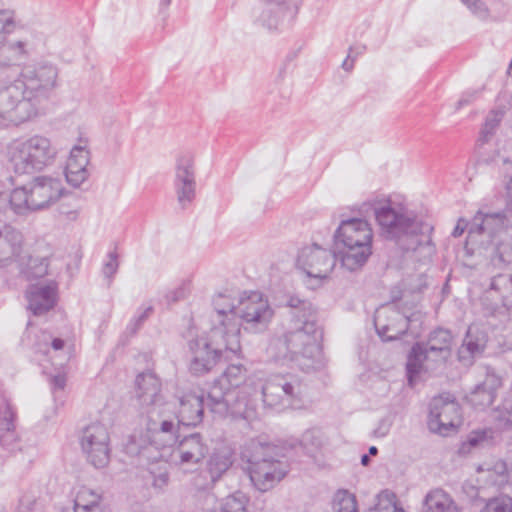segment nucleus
<instances>
[{"instance_id": "obj_45", "label": "nucleus", "mask_w": 512, "mask_h": 512, "mask_svg": "<svg viewBox=\"0 0 512 512\" xmlns=\"http://www.w3.org/2000/svg\"><path fill=\"white\" fill-rule=\"evenodd\" d=\"M48 258H30L27 275L30 279H39L48 273Z\"/></svg>"}, {"instance_id": "obj_52", "label": "nucleus", "mask_w": 512, "mask_h": 512, "mask_svg": "<svg viewBox=\"0 0 512 512\" xmlns=\"http://www.w3.org/2000/svg\"><path fill=\"white\" fill-rule=\"evenodd\" d=\"M471 223H472V221L468 223L466 220H464L462 218L459 219L457 222V225L455 226V228L452 232V235L454 237H460L464 233L465 230H467V232L469 233V227H470ZM466 245L467 246L471 245L472 249L477 248L475 245H473L472 243L469 242V234L467 235Z\"/></svg>"}, {"instance_id": "obj_55", "label": "nucleus", "mask_w": 512, "mask_h": 512, "mask_svg": "<svg viewBox=\"0 0 512 512\" xmlns=\"http://www.w3.org/2000/svg\"><path fill=\"white\" fill-rule=\"evenodd\" d=\"M353 51H354L353 48H349L348 55H347L346 59L343 61V63H342V68L345 71H347V72L352 71L353 68H354L355 57H352V52Z\"/></svg>"}, {"instance_id": "obj_23", "label": "nucleus", "mask_w": 512, "mask_h": 512, "mask_svg": "<svg viewBox=\"0 0 512 512\" xmlns=\"http://www.w3.org/2000/svg\"><path fill=\"white\" fill-rule=\"evenodd\" d=\"M24 243L22 232L10 223L0 222V268L17 260Z\"/></svg>"}, {"instance_id": "obj_42", "label": "nucleus", "mask_w": 512, "mask_h": 512, "mask_svg": "<svg viewBox=\"0 0 512 512\" xmlns=\"http://www.w3.org/2000/svg\"><path fill=\"white\" fill-rule=\"evenodd\" d=\"M480 512H512V498L507 495L491 498Z\"/></svg>"}, {"instance_id": "obj_43", "label": "nucleus", "mask_w": 512, "mask_h": 512, "mask_svg": "<svg viewBox=\"0 0 512 512\" xmlns=\"http://www.w3.org/2000/svg\"><path fill=\"white\" fill-rule=\"evenodd\" d=\"M246 369L242 365H230L228 366L222 373V376L219 380H216L214 384H222V382L235 384H242L245 380Z\"/></svg>"}, {"instance_id": "obj_61", "label": "nucleus", "mask_w": 512, "mask_h": 512, "mask_svg": "<svg viewBox=\"0 0 512 512\" xmlns=\"http://www.w3.org/2000/svg\"><path fill=\"white\" fill-rule=\"evenodd\" d=\"M65 378L61 375H57L55 376L54 378V383L53 384H56V385H59V384H64L65 383Z\"/></svg>"}, {"instance_id": "obj_49", "label": "nucleus", "mask_w": 512, "mask_h": 512, "mask_svg": "<svg viewBox=\"0 0 512 512\" xmlns=\"http://www.w3.org/2000/svg\"><path fill=\"white\" fill-rule=\"evenodd\" d=\"M150 448L151 445H138L135 435L131 436L125 445L126 453L131 456H144Z\"/></svg>"}, {"instance_id": "obj_50", "label": "nucleus", "mask_w": 512, "mask_h": 512, "mask_svg": "<svg viewBox=\"0 0 512 512\" xmlns=\"http://www.w3.org/2000/svg\"><path fill=\"white\" fill-rule=\"evenodd\" d=\"M119 267L118 262V254L117 251H111L108 253V260L103 265V274L105 277L111 278L113 277Z\"/></svg>"}, {"instance_id": "obj_13", "label": "nucleus", "mask_w": 512, "mask_h": 512, "mask_svg": "<svg viewBox=\"0 0 512 512\" xmlns=\"http://www.w3.org/2000/svg\"><path fill=\"white\" fill-rule=\"evenodd\" d=\"M57 77L56 66L50 63H40L23 69L16 80L19 81L20 86L37 108L41 100L48 98L50 92L55 88Z\"/></svg>"}, {"instance_id": "obj_5", "label": "nucleus", "mask_w": 512, "mask_h": 512, "mask_svg": "<svg viewBox=\"0 0 512 512\" xmlns=\"http://www.w3.org/2000/svg\"><path fill=\"white\" fill-rule=\"evenodd\" d=\"M320 334L317 320H303L296 314L289 330L283 336V344L290 360L303 372L319 370L323 366L322 350L317 342Z\"/></svg>"}, {"instance_id": "obj_30", "label": "nucleus", "mask_w": 512, "mask_h": 512, "mask_svg": "<svg viewBox=\"0 0 512 512\" xmlns=\"http://www.w3.org/2000/svg\"><path fill=\"white\" fill-rule=\"evenodd\" d=\"M487 294H495L502 305L507 309L512 308V274L500 273L493 276L490 280Z\"/></svg>"}, {"instance_id": "obj_37", "label": "nucleus", "mask_w": 512, "mask_h": 512, "mask_svg": "<svg viewBox=\"0 0 512 512\" xmlns=\"http://www.w3.org/2000/svg\"><path fill=\"white\" fill-rule=\"evenodd\" d=\"M287 305L291 308V322L295 320L296 314L300 315L303 320H317L316 310L311 302L291 296Z\"/></svg>"}, {"instance_id": "obj_29", "label": "nucleus", "mask_w": 512, "mask_h": 512, "mask_svg": "<svg viewBox=\"0 0 512 512\" xmlns=\"http://www.w3.org/2000/svg\"><path fill=\"white\" fill-rule=\"evenodd\" d=\"M423 504L424 512H460L455 501L442 489L430 491Z\"/></svg>"}, {"instance_id": "obj_48", "label": "nucleus", "mask_w": 512, "mask_h": 512, "mask_svg": "<svg viewBox=\"0 0 512 512\" xmlns=\"http://www.w3.org/2000/svg\"><path fill=\"white\" fill-rule=\"evenodd\" d=\"M467 8L478 18L486 19L489 15V10L482 0H461Z\"/></svg>"}, {"instance_id": "obj_18", "label": "nucleus", "mask_w": 512, "mask_h": 512, "mask_svg": "<svg viewBox=\"0 0 512 512\" xmlns=\"http://www.w3.org/2000/svg\"><path fill=\"white\" fill-rule=\"evenodd\" d=\"M14 27V12L0 10V66L10 67L20 64L28 56L26 41L17 40L4 43L6 35L10 34Z\"/></svg>"}, {"instance_id": "obj_32", "label": "nucleus", "mask_w": 512, "mask_h": 512, "mask_svg": "<svg viewBox=\"0 0 512 512\" xmlns=\"http://www.w3.org/2000/svg\"><path fill=\"white\" fill-rule=\"evenodd\" d=\"M101 499V494L82 486L78 489L74 499V512H102Z\"/></svg>"}, {"instance_id": "obj_6", "label": "nucleus", "mask_w": 512, "mask_h": 512, "mask_svg": "<svg viewBox=\"0 0 512 512\" xmlns=\"http://www.w3.org/2000/svg\"><path fill=\"white\" fill-rule=\"evenodd\" d=\"M64 191L59 178L37 176L29 184L13 189L8 202L14 214L26 216L51 207L59 201Z\"/></svg>"}, {"instance_id": "obj_20", "label": "nucleus", "mask_w": 512, "mask_h": 512, "mask_svg": "<svg viewBox=\"0 0 512 512\" xmlns=\"http://www.w3.org/2000/svg\"><path fill=\"white\" fill-rule=\"evenodd\" d=\"M299 0H257L252 8L253 21L267 29H276L284 16L297 8Z\"/></svg>"}, {"instance_id": "obj_14", "label": "nucleus", "mask_w": 512, "mask_h": 512, "mask_svg": "<svg viewBox=\"0 0 512 512\" xmlns=\"http://www.w3.org/2000/svg\"><path fill=\"white\" fill-rule=\"evenodd\" d=\"M80 444L87 460L96 468H104L110 461V436L105 425L92 423L84 428Z\"/></svg>"}, {"instance_id": "obj_25", "label": "nucleus", "mask_w": 512, "mask_h": 512, "mask_svg": "<svg viewBox=\"0 0 512 512\" xmlns=\"http://www.w3.org/2000/svg\"><path fill=\"white\" fill-rule=\"evenodd\" d=\"M208 446L198 433L184 437L173 450L174 460L180 464H199L206 456Z\"/></svg>"}, {"instance_id": "obj_38", "label": "nucleus", "mask_w": 512, "mask_h": 512, "mask_svg": "<svg viewBox=\"0 0 512 512\" xmlns=\"http://www.w3.org/2000/svg\"><path fill=\"white\" fill-rule=\"evenodd\" d=\"M249 498L245 493L236 491L223 499L221 512H246Z\"/></svg>"}, {"instance_id": "obj_35", "label": "nucleus", "mask_w": 512, "mask_h": 512, "mask_svg": "<svg viewBox=\"0 0 512 512\" xmlns=\"http://www.w3.org/2000/svg\"><path fill=\"white\" fill-rule=\"evenodd\" d=\"M332 512H359L355 494L347 489H338L332 496Z\"/></svg>"}, {"instance_id": "obj_15", "label": "nucleus", "mask_w": 512, "mask_h": 512, "mask_svg": "<svg viewBox=\"0 0 512 512\" xmlns=\"http://www.w3.org/2000/svg\"><path fill=\"white\" fill-rule=\"evenodd\" d=\"M138 388L141 390L137 393L141 403L152 406L147 412V430L153 434L174 435L175 423L165 415L166 409L162 406H168V403H161L162 396L158 386H138Z\"/></svg>"}, {"instance_id": "obj_11", "label": "nucleus", "mask_w": 512, "mask_h": 512, "mask_svg": "<svg viewBox=\"0 0 512 512\" xmlns=\"http://www.w3.org/2000/svg\"><path fill=\"white\" fill-rule=\"evenodd\" d=\"M37 114L36 104L14 80L0 89V127L19 125Z\"/></svg>"}, {"instance_id": "obj_2", "label": "nucleus", "mask_w": 512, "mask_h": 512, "mask_svg": "<svg viewBox=\"0 0 512 512\" xmlns=\"http://www.w3.org/2000/svg\"><path fill=\"white\" fill-rule=\"evenodd\" d=\"M362 211L371 210L383 236L404 252L422 249L425 256L432 252L433 227L400 203L387 197H375L362 204Z\"/></svg>"}, {"instance_id": "obj_57", "label": "nucleus", "mask_w": 512, "mask_h": 512, "mask_svg": "<svg viewBox=\"0 0 512 512\" xmlns=\"http://www.w3.org/2000/svg\"><path fill=\"white\" fill-rule=\"evenodd\" d=\"M281 379L283 380V383L282 384H285V385H288V384H293L294 382H300L302 381L301 379H298L296 378L294 375H292L291 373H286L284 375L281 376Z\"/></svg>"}, {"instance_id": "obj_44", "label": "nucleus", "mask_w": 512, "mask_h": 512, "mask_svg": "<svg viewBox=\"0 0 512 512\" xmlns=\"http://www.w3.org/2000/svg\"><path fill=\"white\" fill-rule=\"evenodd\" d=\"M4 428H0V445L12 449L17 442V435L13 424V413L10 412V419L5 420L3 423Z\"/></svg>"}, {"instance_id": "obj_3", "label": "nucleus", "mask_w": 512, "mask_h": 512, "mask_svg": "<svg viewBox=\"0 0 512 512\" xmlns=\"http://www.w3.org/2000/svg\"><path fill=\"white\" fill-rule=\"evenodd\" d=\"M512 210L484 213L478 211L469 227V242L484 250H490L494 264L512 263V240L506 230L512 226Z\"/></svg>"}, {"instance_id": "obj_21", "label": "nucleus", "mask_w": 512, "mask_h": 512, "mask_svg": "<svg viewBox=\"0 0 512 512\" xmlns=\"http://www.w3.org/2000/svg\"><path fill=\"white\" fill-rule=\"evenodd\" d=\"M408 318L400 314L393 306H384L374 316V326L383 341H392L403 335L408 329Z\"/></svg>"}, {"instance_id": "obj_31", "label": "nucleus", "mask_w": 512, "mask_h": 512, "mask_svg": "<svg viewBox=\"0 0 512 512\" xmlns=\"http://www.w3.org/2000/svg\"><path fill=\"white\" fill-rule=\"evenodd\" d=\"M477 472H486L487 480L498 487L503 486L509 480L508 467L502 459H492L485 461L477 467Z\"/></svg>"}, {"instance_id": "obj_36", "label": "nucleus", "mask_w": 512, "mask_h": 512, "mask_svg": "<svg viewBox=\"0 0 512 512\" xmlns=\"http://www.w3.org/2000/svg\"><path fill=\"white\" fill-rule=\"evenodd\" d=\"M505 111L501 108L491 110L486 116L485 122L481 128L478 141L482 144L488 143L498 130L500 123L504 118Z\"/></svg>"}, {"instance_id": "obj_9", "label": "nucleus", "mask_w": 512, "mask_h": 512, "mask_svg": "<svg viewBox=\"0 0 512 512\" xmlns=\"http://www.w3.org/2000/svg\"><path fill=\"white\" fill-rule=\"evenodd\" d=\"M239 388L240 386H210L206 404L214 413L251 422L257 417L255 404Z\"/></svg>"}, {"instance_id": "obj_46", "label": "nucleus", "mask_w": 512, "mask_h": 512, "mask_svg": "<svg viewBox=\"0 0 512 512\" xmlns=\"http://www.w3.org/2000/svg\"><path fill=\"white\" fill-rule=\"evenodd\" d=\"M496 419L503 428L512 427V397L506 398L497 411Z\"/></svg>"}, {"instance_id": "obj_41", "label": "nucleus", "mask_w": 512, "mask_h": 512, "mask_svg": "<svg viewBox=\"0 0 512 512\" xmlns=\"http://www.w3.org/2000/svg\"><path fill=\"white\" fill-rule=\"evenodd\" d=\"M399 507L396 495L389 490H384L378 495L377 504L369 512H395Z\"/></svg>"}, {"instance_id": "obj_17", "label": "nucleus", "mask_w": 512, "mask_h": 512, "mask_svg": "<svg viewBox=\"0 0 512 512\" xmlns=\"http://www.w3.org/2000/svg\"><path fill=\"white\" fill-rule=\"evenodd\" d=\"M296 264L308 277L322 280L333 270L336 255L328 249L312 244L299 251Z\"/></svg>"}, {"instance_id": "obj_24", "label": "nucleus", "mask_w": 512, "mask_h": 512, "mask_svg": "<svg viewBox=\"0 0 512 512\" xmlns=\"http://www.w3.org/2000/svg\"><path fill=\"white\" fill-rule=\"evenodd\" d=\"M89 161L86 142L81 141L71 149L66 163L65 178L69 185L78 188L88 179L90 175L87 168Z\"/></svg>"}, {"instance_id": "obj_7", "label": "nucleus", "mask_w": 512, "mask_h": 512, "mask_svg": "<svg viewBox=\"0 0 512 512\" xmlns=\"http://www.w3.org/2000/svg\"><path fill=\"white\" fill-rule=\"evenodd\" d=\"M252 448L250 455L248 451L243 452L250 481L258 491L267 492L285 478L288 465L274 455V448L270 445L256 443Z\"/></svg>"}, {"instance_id": "obj_27", "label": "nucleus", "mask_w": 512, "mask_h": 512, "mask_svg": "<svg viewBox=\"0 0 512 512\" xmlns=\"http://www.w3.org/2000/svg\"><path fill=\"white\" fill-rule=\"evenodd\" d=\"M203 396L187 394L179 399L178 423L196 426L202 422L204 412Z\"/></svg>"}, {"instance_id": "obj_54", "label": "nucleus", "mask_w": 512, "mask_h": 512, "mask_svg": "<svg viewBox=\"0 0 512 512\" xmlns=\"http://www.w3.org/2000/svg\"><path fill=\"white\" fill-rule=\"evenodd\" d=\"M392 426V421L389 418H383L379 421L377 428L374 430V435L377 437H385Z\"/></svg>"}, {"instance_id": "obj_53", "label": "nucleus", "mask_w": 512, "mask_h": 512, "mask_svg": "<svg viewBox=\"0 0 512 512\" xmlns=\"http://www.w3.org/2000/svg\"><path fill=\"white\" fill-rule=\"evenodd\" d=\"M478 94H479L478 90L465 92L462 95V97L458 100V102L456 104V109L459 110L463 106L471 104L478 97Z\"/></svg>"}, {"instance_id": "obj_56", "label": "nucleus", "mask_w": 512, "mask_h": 512, "mask_svg": "<svg viewBox=\"0 0 512 512\" xmlns=\"http://www.w3.org/2000/svg\"><path fill=\"white\" fill-rule=\"evenodd\" d=\"M169 476L167 473H160L154 478L153 485L158 488H163L168 484Z\"/></svg>"}, {"instance_id": "obj_34", "label": "nucleus", "mask_w": 512, "mask_h": 512, "mask_svg": "<svg viewBox=\"0 0 512 512\" xmlns=\"http://www.w3.org/2000/svg\"><path fill=\"white\" fill-rule=\"evenodd\" d=\"M492 438L493 431L491 429L472 431L467 436V439L461 443L458 453L461 456H466L470 454L472 450L489 444L492 441Z\"/></svg>"}, {"instance_id": "obj_4", "label": "nucleus", "mask_w": 512, "mask_h": 512, "mask_svg": "<svg viewBox=\"0 0 512 512\" xmlns=\"http://www.w3.org/2000/svg\"><path fill=\"white\" fill-rule=\"evenodd\" d=\"M334 240L341 264L350 272L361 269L372 255L373 230L364 219L342 220Z\"/></svg>"}, {"instance_id": "obj_8", "label": "nucleus", "mask_w": 512, "mask_h": 512, "mask_svg": "<svg viewBox=\"0 0 512 512\" xmlns=\"http://www.w3.org/2000/svg\"><path fill=\"white\" fill-rule=\"evenodd\" d=\"M9 161L16 174H32L52 164L57 149L50 139L34 135L24 141L15 142L9 151Z\"/></svg>"}, {"instance_id": "obj_47", "label": "nucleus", "mask_w": 512, "mask_h": 512, "mask_svg": "<svg viewBox=\"0 0 512 512\" xmlns=\"http://www.w3.org/2000/svg\"><path fill=\"white\" fill-rule=\"evenodd\" d=\"M153 311V308L151 306L145 308L141 314H139L138 316L134 317L130 323L127 325V332L130 334V335H135L138 330L141 328V326L143 325V323L146 321V319L151 315Z\"/></svg>"}, {"instance_id": "obj_10", "label": "nucleus", "mask_w": 512, "mask_h": 512, "mask_svg": "<svg viewBox=\"0 0 512 512\" xmlns=\"http://www.w3.org/2000/svg\"><path fill=\"white\" fill-rule=\"evenodd\" d=\"M452 335L450 331L438 328L431 332L426 344L416 343L406 364L408 384H413L415 377L423 368L425 361L445 360L450 355Z\"/></svg>"}, {"instance_id": "obj_62", "label": "nucleus", "mask_w": 512, "mask_h": 512, "mask_svg": "<svg viewBox=\"0 0 512 512\" xmlns=\"http://www.w3.org/2000/svg\"><path fill=\"white\" fill-rule=\"evenodd\" d=\"M369 462H370V458H369V456H368V455H363V456L361 457V463H362V465L367 466V465L369 464Z\"/></svg>"}, {"instance_id": "obj_16", "label": "nucleus", "mask_w": 512, "mask_h": 512, "mask_svg": "<svg viewBox=\"0 0 512 512\" xmlns=\"http://www.w3.org/2000/svg\"><path fill=\"white\" fill-rule=\"evenodd\" d=\"M273 317L268 300L259 292H252L237 305V318L245 323V329L260 332L266 329Z\"/></svg>"}, {"instance_id": "obj_60", "label": "nucleus", "mask_w": 512, "mask_h": 512, "mask_svg": "<svg viewBox=\"0 0 512 512\" xmlns=\"http://www.w3.org/2000/svg\"><path fill=\"white\" fill-rule=\"evenodd\" d=\"M172 295H173V296L171 297V300H172V301H177L178 299H180L181 297H183V295H184V290H183V289H179V290H177V291H174V292L172 293Z\"/></svg>"}, {"instance_id": "obj_64", "label": "nucleus", "mask_w": 512, "mask_h": 512, "mask_svg": "<svg viewBox=\"0 0 512 512\" xmlns=\"http://www.w3.org/2000/svg\"><path fill=\"white\" fill-rule=\"evenodd\" d=\"M507 191H508L510 197H512V177L510 178L509 182L507 183Z\"/></svg>"}, {"instance_id": "obj_40", "label": "nucleus", "mask_w": 512, "mask_h": 512, "mask_svg": "<svg viewBox=\"0 0 512 512\" xmlns=\"http://www.w3.org/2000/svg\"><path fill=\"white\" fill-rule=\"evenodd\" d=\"M65 342L61 338H53L46 332H41L38 335V342L34 345L35 353L47 354L49 347L55 351L62 350Z\"/></svg>"}, {"instance_id": "obj_1", "label": "nucleus", "mask_w": 512, "mask_h": 512, "mask_svg": "<svg viewBox=\"0 0 512 512\" xmlns=\"http://www.w3.org/2000/svg\"><path fill=\"white\" fill-rule=\"evenodd\" d=\"M213 306L216 314L210 331L188 342L192 354L189 369L194 375L209 372L220 359H229L241 351V323L237 318V306L224 294L213 299Z\"/></svg>"}, {"instance_id": "obj_19", "label": "nucleus", "mask_w": 512, "mask_h": 512, "mask_svg": "<svg viewBox=\"0 0 512 512\" xmlns=\"http://www.w3.org/2000/svg\"><path fill=\"white\" fill-rule=\"evenodd\" d=\"M174 188L177 200L186 208L196 196V179L194 156L185 152L176 158Z\"/></svg>"}, {"instance_id": "obj_59", "label": "nucleus", "mask_w": 512, "mask_h": 512, "mask_svg": "<svg viewBox=\"0 0 512 512\" xmlns=\"http://www.w3.org/2000/svg\"><path fill=\"white\" fill-rule=\"evenodd\" d=\"M64 387L65 386H53L51 393L55 399L64 393Z\"/></svg>"}, {"instance_id": "obj_39", "label": "nucleus", "mask_w": 512, "mask_h": 512, "mask_svg": "<svg viewBox=\"0 0 512 512\" xmlns=\"http://www.w3.org/2000/svg\"><path fill=\"white\" fill-rule=\"evenodd\" d=\"M495 390V386H475L468 400L480 408L488 407L493 403Z\"/></svg>"}, {"instance_id": "obj_12", "label": "nucleus", "mask_w": 512, "mask_h": 512, "mask_svg": "<svg viewBox=\"0 0 512 512\" xmlns=\"http://www.w3.org/2000/svg\"><path fill=\"white\" fill-rule=\"evenodd\" d=\"M461 423V408L453 395L443 393L432 398L427 420L432 433L447 436L451 432H456Z\"/></svg>"}, {"instance_id": "obj_58", "label": "nucleus", "mask_w": 512, "mask_h": 512, "mask_svg": "<svg viewBox=\"0 0 512 512\" xmlns=\"http://www.w3.org/2000/svg\"><path fill=\"white\" fill-rule=\"evenodd\" d=\"M352 48L354 49V51L352 52V57H355V60L357 59L358 56L362 55L366 51L365 45H359Z\"/></svg>"}, {"instance_id": "obj_63", "label": "nucleus", "mask_w": 512, "mask_h": 512, "mask_svg": "<svg viewBox=\"0 0 512 512\" xmlns=\"http://www.w3.org/2000/svg\"><path fill=\"white\" fill-rule=\"evenodd\" d=\"M171 1L172 0H161L160 1V7L161 8H167L170 5Z\"/></svg>"}, {"instance_id": "obj_26", "label": "nucleus", "mask_w": 512, "mask_h": 512, "mask_svg": "<svg viewBox=\"0 0 512 512\" xmlns=\"http://www.w3.org/2000/svg\"><path fill=\"white\" fill-rule=\"evenodd\" d=\"M57 283L50 281L46 285H31L27 292L28 308L36 316L51 310L56 304Z\"/></svg>"}, {"instance_id": "obj_51", "label": "nucleus", "mask_w": 512, "mask_h": 512, "mask_svg": "<svg viewBox=\"0 0 512 512\" xmlns=\"http://www.w3.org/2000/svg\"><path fill=\"white\" fill-rule=\"evenodd\" d=\"M158 381L159 380H158L157 375L151 369H147L143 372H139L136 375L134 384H137V385L145 384V383L155 384Z\"/></svg>"}, {"instance_id": "obj_28", "label": "nucleus", "mask_w": 512, "mask_h": 512, "mask_svg": "<svg viewBox=\"0 0 512 512\" xmlns=\"http://www.w3.org/2000/svg\"><path fill=\"white\" fill-rule=\"evenodd\" d=\"M233 463V451L228 446L215 448L207 461V471L214 483L228 471Z\"/></svg>"}, {"instance_id": "obj_22", "label": "nucleus", "mask_w": 512, "mask_h": 512, "mask_svg": "<svg viewBox=\"0 0 512 512\" xmlns=\"http://www.w3.org/2000/svg\"><path fill=\"white\" fill-rule=\"evenodd\" d=\"M262 386L261 393L266 406L278 410L299 409L304 406L300 386Z\"/></svg>"}, {"instance_id": "obj_33", "label": "nucleus", "mask_w": 512, "mask_h": 512, "mask_svg": "<svg viewBox=\"0 0 512 512\" xmlns=\"http://www.w3.org/2000/svg\"><path fill=\"white\" fill-rule=\"evenodd\" d=\"M485 347L483 337H474L472 330L467 331L463 344L458 350L459 361L464 365H471L476 354L482 353Z\"/></svg>"}]
</instances>
